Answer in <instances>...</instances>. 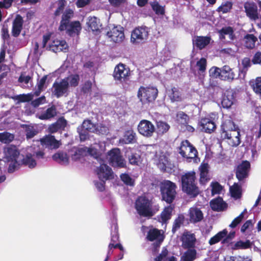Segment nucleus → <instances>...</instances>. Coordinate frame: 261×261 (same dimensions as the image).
<instances>
[{"label":"nucleus","mask_w":261,"mask_h":261,"mask_svg":"<svg viewBox=\"0 0 261 261\" xmlns=\"http://www.w3.org/2000/svg\"><path fill=\"white\" fill-rule=\"evenodd\" d=\"M181 184L182 191L191 198H195L200 194L195 171H189L182 175Z\"/></svg>","instance_id":"obj_1"},{"label":"nucleus","mask_w":261,"mask_h":261,"mask_svg":"<svg viewBox=\"0 0 261 261\" xmlns=\"http://www.w3.org/2000/svg\"><path fill=\"white\" fill-rule=\"evenodd\" d=\"M5 159L6 162L10 163L8 169L9 173H13L20 166L18 160L20 153L17 147L14 145H10L4 148Z\"/></svg>","instance_id":"obj_2"},{"label":"nucleus","mask_w":261,"mask_h":261,"mask_svg":"<svg viewBox=\"0 0 261 261\" xmlns=\"http://www.w3.org/2000/svg\"><path fill=\"white\" fill-rule=\"evenodd\" d=\"M175 183L170 180H165L160 185V192L162 200L168 204L172 203L175 200L177 194Z\"/></svg>","instance_id":"obj_3"},{"label":"nucleus","mask_w":261,"mask_h":261,"mask_svg":"<svg viewBox=\"0 0 261 261\" xmlns=\"http://www.w3.org/2000/svg\"><path fill=\"white\" fill-rule=\"evenodd\" d=\"M135 208L138 214L143 217H151L154 214L152 202L145 196H139L135 202Z\"/></svg>","instance_id":"obj_4"},{"label":"nucleus","mask_w":261,"mask_h":261,"mask_svg":"<svg viewBox=\"0 0 261 261\" xmlns=\"http://www.w3.org/2000/svg\"><path fill=\"white\" fill-rule=\"evenodd\" d=\"M158 90L154 87L141 86L137 92V97L142 103L153 102L156 98Z\"/></svg>","instance_id":"obj_5"},{"label":"nucleus","mask_w":261,"mask_h":261,"mask_svg":"<svg viewBox=\"0 0 261 261\" xmlns=\"http://www.w3.org/2000/svg\"><path fill=\"white\" fill-rule=\"evenodd\" d=\"M130 75L129 68H126L125 65L122 63H119L115 67L113 74L114 80L119 81L124 87L129 86Z\"/></svg>","instance_id":"obj_6"},{"label":"nucleus","mask_w":261,"mask_h":261,"mask_svg":"<svg viewBox=\"0 0 261 261\" xmlns=\"http://www.w3.org/2000/svg\"><path fill=\"white\" fill-rule=\"evenodd\" d=\"M179 153L183 158H186L187 162H190L192 160L197 156L198 152L196 148L188 140H185L180 143Z\"/></svg>","instance_id":"obj_7"},{"label":"nucleus","mask_w":261,"mask_h":261,"mask_svg":"<svg viewBox=\"0 0 261 261\" xmlns=\"http://www.w3.org/2000/svg\"><path fill=\"white\" fill-rule=\"evenodd\" d=\"M149 29L146 26L138 27L132 32L130 41L133 44H143L148 38Z\"/></svg>","instance_id":"obj_8"},{"label":"nucleus","mask_w":261,"mask_h":261,"mask_svg":"<svg viewBox=\"0 0 261 261\" xmlns=\"http://www.w3.org/2000/svg\"><path fill=\"white\" fill-rule=\"evenodd\" d=\"M107 154L108 161L112 166L119 168L126 167V162L119 148H113L108 152Z\"/></svg>","instance_id":"obj_9"},{"label":"nucleus","mask_w":261,"mask_h":261,"mask_svg":"<svg viewBox=\"0 0 261 261\" xmlns=\"http://www.w3.org/2000/svg\"><path fill=\"white\" fill-rule=\"evenodd\" d=\"M137 129L139 133L146 138L151 137L155 130V126L152 122L146 119L139 122Z\"/></svg>","instance_id":"obj_10"},{"label":"nucleus","mask_w":261,"mask_h":261,"mask_svg":"<svg viewBox=\"0 0 261 261\" xmlns=\"http://www.w3.org/2000/svg\"><path fill=\"white\" fill-rule=\"evenodd\" d=\"M251 168L250 163L248 161H243L234 170L236 178L239 181H243L249 176Z\"/></svg>","instance_id":"obj_11"},{"label":"nucleus","mask_w":261,"mask_h":261,"mask_svg":"<svg viewBox=\"0 0 261 261\" xmlns=\"http://www.w3.org/2000/svg\"><path fill=\"white\" fill-rule=\"evenodd\" d=\"M82 29L81 24L79 21H73L67 23L65 27L59 25L58 30L62 32L65 31L66 33L72 36L76 34H78Z\"/></svg>","instance_id":"obj_12"},{"label":"nucleus","mask_w":261,"mask_h":261,"mask_svg":"<svg viewBox=\"0 0 261 261\" xmlns=\"http://www.w3.org/2000/svg\"><path fill=\"white\" fill-rule=\"evenodd\" d=\"M235 129H239V126L232 120L228 119L223 121L221 125V138L226 139L228 138V136L231 137V134L229 132Z\"/></svg>","instance_id":"obj_13"},{"label":"nucleus","mask_w":261,"mask_h":261,"mask_svg":"<svg viewBox=\"0 0 261 261\" xmlns=\"http://www.w3.org/2000/svg\"><path fill=\"white\" fill-rule=\"evenodd\" d=\"M53 88H54L53 93L57 98L62 96L67 92L69 88L68 79H63L59 83L55 82L53 84Z\"/></svg>","instance_id":"obj_14"},{"label":"nucleus","mask_w":261,"mask_h":261,"mask_svg":"<svg viewBox=\"0 0 261 261\" xmlns=\"http://www.w3.org/2000/svg\"><path fill=\"white\" fill-rule=\"evenodd\" d=\"M180 240L184 249H195L196 239L194 234L185 232L181 237Z\"/></svg>","instance_id":"obj_15"},{"label":"nucleus","mask_w":261,"mask_h":261,"mask_svg":"<svg viewBox=\"0 0 261 261\" xmlns=\"http://www.w3.org/2000/svg\"><path fill=\"white\" fill-rule=\"evenodd\" d=\"M199 125L201 127L202 132L207 134H212L214 132L217 128L215 122L210 118H202L199 122Z\"/></svg>","instance_id":"obj_16"},{"label":"nucleus","mask_w":261,"mask_h":261,"mask_svg":"<svg viewBox=\"0 0 261 261\" xmlns=\"http://www.w3.org/2000/svg\"><path fill=\"white\" fill-rule=\"evenodd\" d=\"M236 92L232 90H227L224 93L221 100V105L223 108H231L236 101Z\"/></svg>","instance_id":"obj_17"},{"label":"nucleus","mask_w":261,"mask_h":261,"mask_svg":"<svg viewBox=\"0 0 261 261\" xmlns=\"http://www.w3.org/2000/svg\"><path fill=\"white\" fill-rule=\"evenodd\" d=\"M97 174L100 180H106L114 178L111 168L104 163H100V166L97 169Z\"/></svg>","instance_id":"obj_18"},{"label":"nucleus","mask_w":261,"mask_h":261,"mask_svg":"<svg viewBox=\"0 0 261 261\" xmlns=\"http://www.w3.org/2000/svg\"><path fill=\"white\" fill-rule=\"evenodd\" d=\"M68 47L67 43L63 40H53L49 45V50L54 53L60 51L66 53L68 51Z\"/></svg>","instance_id":"obj_19"},{"label":"nucleus","mask_w":261,"mask_h":261,"mask_svg":"<svg viewBox=\"0 0 261 261\" xmlns=\"http://www.w3.org/2000/svg\"><path fill=\"white\" fill-rule=\"evenodd\" d=\"M122 29L121 28L119 29L117 27H114L107 33V35L115 43L121 42L125 37Z\"/></svg>","instance_id":"obj_20"},{"label":"nucleus","mask_w":261,"mask_h":261,"mask_svg":"<svg viewBox=\"0 0 261 261\" xmlns=\"http://www.w3.org/2000/svg\"><path fill=\"white\" fill-rule=\"evenodd\" d=\"M211 40L210 36H196L192 39V44L193 47L202 50L210 43Z\"/></svg>","instance_id":"obj_21"},{"label":"nucleus","mask_w":261,"mask_h":261,"mask_svg":"<svg viewBox=\"0 0 261 261\" xmlns=\"http://www.w3.org/2000/svg\"><path fill=\"white\" fill-rule=\"evenodd\" d=\"M41 143L51 149H56L58 148L61 143L59 141L56 139L54 136L48 135L41 139Z\"/></svg>","instance_id":"obj_22"},{"label":"nucleus","mask_w":261,"mask_h":261,"mask_svg":"<svg viewBox=\"0 0 261 261\" xmlns=\"http://www.w3.org/2000/svg\"><path fill=\"white\" fill-rule=\"evenodd\" d=\"M23 20L22 17L19 15H16L13 21L12 35L15 37H18L22 29Z\"/></svg>","instance_id":"obj_23"},{"label":"nucleus","mask_w":261,"mask_h":261,"mask_svg":"<svg viewBox=\"0 0 261 261\" xmlns=\"http://www.w3.org/2000/svg\"><path fill=\"white\" fill-rule=\"evenodd\" d=\"M146 238L150 242L158 241L160 239L164 241L165 236L164 235V232L162 230L153 228L148 231Z\"/></svg>","instance_id":"obj_24"},{"label":"nucleus","mask_w":261,"mask_h":261,"mask_svg":"<svg viewBox=\"0 0 261 261\" xmlns=\"http://www.w3.org/2000/svg\"><path fill=\"white\" fill-rule=\"evenodd\" d=\"M67 122L64 117H60L55 123L50 125L48 130L50 133H55L59 130H64Z\"/></svg>","instance_id":"obj_25"},{"label":"nucleus","mask_w":261,"mask_h":261,"mask_svg":"<svg viewBox=\"0 0 261 261\" xmlns=\"http://www.w3.org/2000/svg\"><path fill=\"white\" fill-rule=\"evenodd\" d=\"M137 138L136 133L130 128L125 130L123 136V138L120 139V142L124 144H133L137 142Z\"/></svg>","instance_id":"obj_26"},{"label":"nucleus","mask_w":261,"mask_h":261,"mask_svg":"<svg viewBox=\"0 0 261 261\" xmlns=\"http://www.w3.org/2000/svg\"><path fill=\"white\" fill-rule=\"evenodd\" d=\"M244 8L247 16L250 18L256 20L258 18L257 6L253 3H245L244 5Z\"/></svg>","instance_id":"obj_27"},{"label":"nucleus","mask_w":261,"mask_h":261,"mask_svg":"<svg viewBox=\"0 0 261 261\" xmlns=\"http://www.w3.org/2000/svg\"><path fill=\"white\" fill-rule=\"evenodd\" d=\"M235 74L233 69L228 65H224L221 68V80L224 81H232L235 78Z\"/></svg>","instance_id":"obj_28"},{"label":"nucleus","mask_w":261,"mask_h":261,"mask_svg":"<svg viewBox=\"0 0 261 261\" xmlns=\"http://www.w3.org/2000/svg\"><path fill=\"white\" fill-rule=\"evenodd\" d=\"M57 115V110L55 105H52L50 107L42 113L39 115L38 118L41 120H50L54 118Z\"/></svg>","instance_id":"obj_29"},{"label":"nucleus","mask_w":261,"mask_h":261,"mask_svg":"<svg viewBox=\"0 0 261 261\" xmlns=\"http://www.w3.org/2000/svg\"><path fill=\"white\" fill-rule=\"evenodd\" d=\"M226 203L223 201V198L219 197L212 200L210 201V206L212 209L215 211H221L226 207Z\"/></svg>","instance_id":"obj_30"},{"label":"nucleus","mask_w":261,"mask_h":261,"mask_svg":"<svg viewBox=\"0 0 261 261\" xmlns=\"http://www.w3.org/2000/svg\"><path fill=\"white\" fill-rule=\"evenodd\" d=\"M249 85L255 94L261 98V76H257L249 82Z\"/></svg>","instance_id":"obj_31"},{"label":"nucleus","mask_w":261,"mask_h":261,"mask_svg":"<svg viewBox=\"0 0 261 261\" xmlns=\"http://www.w3.org/2000/svg\"><path fill=\"white\" fill-rule=\"evenodd\" d=\"M189 215L190 220L194 223L199 222L203 218L202 211L197 207L190 208Z\"/></svg>","instance_id":"obj_32"},{"label":"nucleus","mask_w":261,"mask_h":261,"mask_svg":"<svg viewBox=\"0 0 261 261\" xmlns=\"http://www.w3.org/2000/svg\"><path fill=\"white\" fill-rule=\"evenodd\" d=\"M174 207L171 205L166 206L160 214V221L162 224H166L168 220L171 218L172 213Z\"/></svg>","instance_id":"obj_33"},{"label":"nucleus","mask_w":261,"mask_h":261,"mask_svg":"<svg viewBox=\"0 0 261 261\" xmlns=\"http://www.w3.org/2000/svg\"><path fill=\"white\" fill-rule=\"evenodd\" d=\"M73 16L74 11L70 8L66 9L62 14L59 25L65 27L67 23L72 22L71 19Z\"/></svg>","instance_id":"obj_34"},{"label":"nucleus","mask_w":261,"mask_h":261,"mask_svg":"<svg viewBox=\"0 0 261 261\" xmlns=\"http://www.w3.org/2000/svg\"><path fill=\"white\" fill-rule=\"evenodd\" d=\"M219 38L223 40L225 39V36L228 35L230 40H233L235 38L234 31L231 27H223L218 31Z\"/></svg>","instance_id":"obj_35"},{"label":"nucleus","mask_w":261,"mask_h":261,"mask_svg":"<svg viewBox=\"0 0 261 261\" xmlns=\"http://www.w3.org/2000/svg\"><path fill=\"white\" fill-rule=\"evenodd\" d=\"M231 196L235 199L241 198L242 195V187L238 183H234L229 188Z\"/></svg>","instance_id":"obj_36"},{"label":"nucleus","mask_w":261,"mask_h":261,"mask_svg":"<svg viewBox=\"0 0 261 261\" xmlns=\"http://www.w3.org/2000/svg\"><path fill=\"white\" fill-rule=\"evenodd\" d=\"M20 166H28L30 168H33L36 166V161L33 158L31 153H28L25 156L19 160Z\"/></svg>","instance_id":"obj_37"},{"label":"nucleus","mask_w":261,"mask_h":261,"mask_svg":"<svg viewBox=\"0 0 261 261\" xmlns=\"http://www.w3.org/2000/svg\"><path fill=\"white\" fill-rule=\"evenodd\" d=\"M229 133L231 134V137H228V138H226V139L231 140V146L232 147H237L241 143L240 128H239V129L233 130L230 132Z\"/></svg>","instance_id":"obj_38"},{"label":"nucleus","mask_w":261,"mask_h":261,"mask_svg":"<svg viewBox=\"0 0 261 261\" xmlns=\"http://www.w3.org/2000/svg\"><path fill=\"white\" fill-rule=\"evenodd\" d=\"M53 159L56 162L61 165H67L69 163V158L66 153L59 152L53 155Z\"/></svg>","instance_id":"obj_39"},{"label":"nucleus","mask_w":261,"mask_h":261,"mask_svg":"<svg viewBox=\"0 0 261 261\" xmlns=\"http://www.w3.org/2000/svg\"><path fill=\"white\" fill-rule=\"evenodd\" d=\"M86 156H87V147H83L77 148L71 158L72 160L76 161Z\"/></svg>","instance_id":"obj_40"},{"label":"nucleus","mask_w":261,"mask_h":261,"mask_svg":"<svg viewBox=\"0 0 261 261\" xmlns=\"http://www.w3.org/2000/svg\"><path fill=\"white\" fill-rule=\"evenodd\" d=\"M197 251L195 249H189L181 256L180 261H194L196 258Z\"/></svg>","instance_id":"obj_41"},{"label":"nucleus","mask_w":261,"mask_h":261,"mask_svg":"<svg viewBox=\"0 0 261 261\" xmlns=\"http://www.w3.org/2000/svg\"><path fill=\"white\" fill-rule=\"evenodd\" d=\"M156 133L159 136H163L166 134L170 128V125L166 122L159 121L156 123Z\"/></svg>","instance_id":"obj_42"},{"label":"nucleus","mask_w":261,"mask_h":261,"mask_svg":"<svg viewBox=\"0 0 261 261\" xmlns=\"http://www.w3.org/2000/svg\"><path fill=\"white\" fill-rule=\"evenodd\" d=\"M244 46L248 49H253L255 47V43L257 38L253 34H247L244 37Z\"/></svg>","instance_id":"obj_43"},{"label":"nucleus","mask_w":261,"mask_h":261,"mask_svg":"<svg viewBox=\"0 0 261 261\" xmlns=\"http://www.w3.org/2000/svg\"><path fill=\"white\" fill-rule=\"evenodd\" d=\"M208 170L207 164H203L201 166L200 173L199 181L201 184H205L210 178L208 177Z\"/></svg>","instance_id":"obj_44"},{"label":"nucleus","mask_w":261,"mask_h":261,"mask_svg":"<svg viewBox=\"0 0 261 261\" xmlns=\"http://www.w3.org/2000/svg\"><path fill=\"white\" fill-rule=\"evenodd\" d=\"M86 23L88 29H90L92 31L94 32L99 30V21L97 17L95 16L89 17Z\"/></svg>","instance_id":"obj_45"},{"label":"nucleus","mask_w":261,"mask_h":261,"mask_svg":"<svg viewBox=\"0 0 261 261\" xmlns=\"http://www.w3.org/2000/svg\"><path fill=\"white\" fill-rule=\"evenodd\" d=\"M227 230L226 229H224L222 231L218 232L216 234L210 239L208 243L210 245H213L219 242L220 241H222L225 236L227 235Z\"/></svg>","instance_id":"obj_46"},{"label":"nucleus","mask_w":261,"mask_h":261,"mask_svg":"<svg viewBox=\"0 0 261 261\" xmlns=\"http://www.w3.org/2000/svg\"><path fill=\"white\" fill-rule=\"evenodd\" d=\"M158 167L162 171H166L167 167L169 165L168 158L164 154L160 155L156 163Z\"/></svg>","instance_id":"obj_47"},{"label":"nucleus","mask_w":261,"mask_h":261,"mask_svg":"<svg viewBox=\"0 0 261 261\" xmlns=\"http://www.w3.org/2000/svg\"><path fill=\"white\" fill-rule=\"evenodd\" d=\"M150 4L152 9L156 15H164L165 14V6H161L156 0L151 2Z\"/></svg>","instance_id":"obj_48"},{"label":"nucleus","mask_w":261,"mask_h":261,"mask_svg":"<svg viewBox=\"0 0 261 261\" xmlns=\"http://www.w3.org/2000/svg\"><path fill=\"white\" fill-rule=\"evenodd\" d=\"M176 117L178 123L182 126L187 125L189 122V116L184 112H178Z\"/></svg>","instance_id":"obj_49"},{"label":"nucleus","mask_w":261,"mask_h":261,"mask_svg":"<svg viewBox=\"0 0 261 261\" xmlns=\"http://www.w3.org/2000/svg\"><path fill=\"white\" fill-rule=\"evenodd\" d=\"M251 247V244L249 240H246L245 242L239 241L233 244L231 248L232 250H237L240 249H248Z\"/></svg>","instance_id":"obj_50"},{"label":"nucleus","mask_w":261,"mask_h":261,"mask_svg":"<svg viewBox=\"0 0 261 261\" xmlns=\"http://www.w3.org/2000/svg\"><path fill=\"white\" fill-rule=\"evenodd\" d=\"M95 126L96 124L92 123L91 120L89 119L84 120L82 124L83 130L84 129L85 130L90 133H94V130H96Z\"/></svg>","instance_id":"obj_51"},{"label":"nucleus","mask_w":261,"mask_h":261,"mask_svg":"<svg viewBox=\"0 0 261 261\" xmlns=\"http://www.w3.org/2000/svg\"><path fill=\"white\" fill-rule=\"evenodd\" d=\"M14 139V135L7 132L0 133V142L8 144L12 142Z\"/></svg>","instance_id":"obj_52"},{"label":"nucleus","mask_w":261,"mask_h":261,"mask_svg":"<svg viewBox=\"0 0 261 261\" xmlns=\"http://www.w3.org/2000/svg\"><path fill=\"white\" fill-rule=\"evenodd\" d=\"M184 216L182 215H180L174 220L172 228V232L173 233H175V232L179 229L181 225L184 223Z\"/></svg>","instance_id":"obj_53"},{"label":"nucleus","mask_w":261,"mask_h":261,"mask_svg":"<svg viewBox=\"0 0 261 261\" xmlns=\"http://www.w3.org/2000/svg\"><path fill=\"white\" fill-rule=\"evenodd\" d=\"M65 79H68L69 86L73 87L78 86L80 80V75L77 74H71Z\"/></svg>","instance_id":"obj_54"},{"label":"nucleus","mask_w":261,"mask_h":261,"mask_svg":"<svg viewBox=\"0 0 261 261\" xmlns=\"http://www.w3.org/2000/svg\"><path fill=\"white\" fill-rule=\"evenodd\" d=\"M141 156L136 152H132L128 155L129 163L132 165L137 166L140 161Z\"/></svg>","instance_id":"obj_55"},{"label":"nucleus","mask_w":261,"mask_h":261,"mask_svg":"<svg viewBox=\"0 0 261 261\" xmlns=\"http://www.w3.org/2000/svg\"><path fill=\"white\" fill-rule=\"evenodd\" d=\"M232 7V3L231 2H226L224 4H222L218 8L217 11L218 12L226 13L230 11Z\"/></svg>","instance_id":"obj_56"},{"label":"nucleus","mask_w":261,"mask_h":261,"mask_svg":"<svg viewBox=\"0 0 261 261\" xmlns=\"http://www.w3.org/2000/svg\"><path fill=\"white\" fill-rule=\"evenodd\" d=\"M121 180L127 186H134L135 180L128 174L122 173L120 175Z\"/></svg>","instance_id":"obj_57"},{"label":"nucleus","mask_w":261,"mask_h":261,"mask_svg":"<svg viewBox=\"0 0 261 261\" xmlns=\"http://www.w3.org/2000/svg\"><path fill=\"white\" fill-rule=\"evenodd\" d=\"M212 190L211 193L213 195L219 194L222 190V186L217 181L212 182L211 184Z\"/></svg>","instance_id":"obj_58"},{"label":"nucleus","mask_w":261,"mask_h":261,"mask_svg":"<svg viewBox=\"0 0 261 261\" xmlns=\"http://www.w3.org/2000/svg\"><path fill=\"white\" fill-rule=\"evenodd\" d=\"M90 155L98 161L100 159V152L98 151L96 148L94 147H87V155Z\"/></svg>","instance_id":"obj_59"},{"label":"nucleus","mask_w":261,"mask_h":261,"mask_svg":"<svg viewBox=\"0 0 261 261\" xmlns=\"http://www.w3.org/2000/svg\"><path fill=\"white\" fill-rule=\"evenodd\" d=\"M246 210L242 212L237 217L234 218L229 226L232 228L236 227L243 220L244 217V213Z\"/></svg>","instance_id":"obj_60"},{"label":"nucleus","mask_w":261,"mask_h":261,"mask_svg":"<svg viewBox=\"0 0 261 261\" xmlns=\"http://www.w3.org/2000/svg\"><path fill=\"white\" fill-rule=\"evenodd\" d=\"M172 93L170 94V98L172 101H180L181 100V96L179 90L176 87H173L171 89Z\"/></svg>","instance_id":"obj_61"},{"label":"nucleus","mask_w":261,"mask_h":261,"mask_svg":"<svg viewBox=\"0 0 261 261\" xmlns=\"http://www.w3.org/2000/svg\"><path fill=\"white\" fill-rule=\"evenodd\" d=\"M47 79V75L43 76L37 83V90L35 91L36 95H39L41 92L43 90L44 84Z\"/></svg>","instance_id":"obj_62"},{"label":"nucleus","mask_w":261,"mask_h":261,"mask_svg":"<svg viewBox=\"0 0 261 261\" xmlns=\"http://www.w3.org/2000/svg\"><path fill=\"white\" fill-rule=\"evenodd\" d=\"M209 73L210 76L214 78H220L221 77V69L214 66L212 67L209 70Z\"/></svg>","instance_id":"obj_63"},{"label":"nucleus","mask_w":261,"mask_h":261,"mask_svg":"<svg viewBox=\"0 0 261 261\" xmlns=\"http://www.w3.org/2000/svg\"><path fill=\"white\" fill-rule=\"evenodd\" d=\"M196 65L198 67V71L201 73L205 72L206 67V60L204 58H201L196 63Z\"/></svg>","instance_id":"obj_64"}]
</instances>
